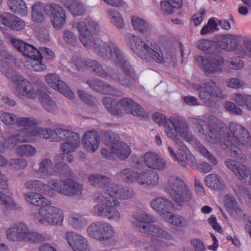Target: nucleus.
<instances>
[{"instance_id":"obj_5","label":"nucleus","mask_w":251,"mask_h":251,"mask_svg":"<svg viewBox=\"0 0 251 251\" xmlns=\"http://www.w3.org/2000/svg\"><path fill=\"white\" fill-rule=\"evenodd\" d=\"M165 191L180 207L193 198L192 193L184 181L176 176H172L169 178Z\"/></svg>"},{"instance_id":"obj_35","label":"nucleus","mask_w":251,"mask_h":251,"mask_svg":"<svg viewBox=\"0 0 251 251\" xmlns=\"http://www.w3.org/2000/svg\"><path fill=\"white\" fill-rule=\"evenodd\" d=\"M9 9L13 12L25 16L27 13V8L23 0H7Z\"/></svg>"},{"instance_id":"obj_6","label":"nucleus","mask_w":251,"mask_h":251,"mask_svg":"<svg viewBox=\"0 0 251 251\" xmlns=\"http://www.w3.org/2000/svg\"><path fill=\"white\" fill-rule=\"evenodd\" d=\"M227 130L226 125L221 120L210 116L208 118L209 133L206 140L209 143L218 144L224 150L229 149L230 141H226Z\"/></svg>"},{"instance_id":"obj_25","label":"nucleus","mask_w":251,"mask_h":251,"mask_svg":"<svg viewBox=\"0 0 251 251\" xmlns=\"http://www.w3.org/2000/svg\"><path fill=\"white\" fill-rule=\"evenodd\" d=\"M16 82L18 83L16 91L19 95L26 96L29 99H34L36 98L37 94L29 81L22 77V80Z\"/></svg>"},{"instance_id":"obj_39","label":"nucleus","mask_w":251,"mask_h":251,"mask_svg":"<svg viewBox=\"0 0 251 251\" xmlns=\"http://www.w3.org/2000/svg\"><path fill=\"white\" fill-rule=\"evenodd\" d=\"M102 103L108 111L113 115L122 117L123 112L117 106L116 102L109 97H105L102 99Z\"/></svg>"},{"instance_id":"obj_55","label":"nucleus","mask_w":251,"mask_h":251,"mask_svg":"<svg viewBox=\"0 0 251 251\" xmlns=\"http://www.w3.org/2000/svg\"><path fill=\"white\" fill-rule=\"evenodd\" d=\"M16 151L20 156H33L36 153L35 148L28 144L19 146L17 148Z\"/></svg>"},{"instance_id":"obj_27","label":"nucleus","mask_w":251,"mask_h":251,"mask_svg":"<svg viewBox=\"0 0 251 251\" xmlns=\"http://www.w3.org/2000/svg\"><path fill=\"white\" fill-rule=\"evenodd\" d=\"M139 230L143 233L150 234L151 235L168 239L170 235L166 231L155 225L140 224L139 226Z\"/></svg>"},{"instance_id":"obj_44","label":"nucleus","mask_w":251,"mask_h":251,"mask_svg":"<svg viewBox=\"0 0 251 251\" xmlns=\"http://www.w3.org/2000/svg\"><path fill=\"white\" fill-rule=\"evenodd\" d=\"M41 3L37 2L32 7V19L34 22L40 23L45 20V16L42 13Z\"/></svg>"},{"instance_id":"obj_1","label":"nucleus","mask_w":251,"mask_h":251,"mask_svg":"<svg viewBox=\"0 0 251 251\" xmlns=\"http://www.w3.org/2000/svg\"><path fill=\"white\" fill-rule=\"evenodd\" d=\"M76 28L79 40L86 48H93L98 55L105 60H111L122 67L124 74H135L132 66L118 46L113 42L102 43L94 38L100 30L98 23L92 20L73 25Z\"/></svg>"},{"instance_id":"obj_30","label":"nucleus","mask_w":251,"mask_h":251,"mask_svg":"<svg viewBox=\"0 0 251 251\" xmlns=\"http://www.w3.org/2000/svg\"><path fill=\"white\" fill-rule=\"evenodd\" d=\"M225 203L229 214L234 218H237L242 214V211L238 206L235 197L230 195L225 197Z\"/></svg>"},{"instance_id":"obj_4","label":"nucleus","mask_w":251,"mask_h":251,"mask_svg":"<svg viewBox=\"0 0 251 251\" xmlns=\"http://www.w3.org/2000/svg\"><path fill=\"white\" fill-rule=\"evenodd\" d=\"M94 199L95 201L100 202L93 207V212L95 215L116 222L121 220V214L115 207L119 205L116 197H108L101 193H97L94 195Z\"/></svg>"},{"instance_id":"obj_58","label":"nucleus","mask_w":251,"mask_h":251,"mask_svg":"<svg viewBox=\"0 0 251 251\" xmlns=\"http://www.w3.org/2000/svg\"><path fill=\"white\" fill-rule=\"evenodd\" d=\"M39 122L33 118L19 117L16 118L15 124L19 126H32L38 125Z\"/></svg>"},{"instance_id":"obj_52","label":"nucleus","mask_w":251,"mask_h":251,"mask_svg":"<svg viewBox=\"0 0 251 251\" xmlns=\"http://www.w3.org/2000/svg\"><path fill=\"white\" fill-rule=\"evenodd\" d=\"M109 12L112 23L119 29L123 28L124 21L120 14L113 8L109 9Z\"/></svg>"},{"instance_id":"obj_26","label":"nucleus","mask_w":251,"mask_h":251,"mask_svg":"<svg viewBox=\"0 0 251 251\" xmlns=\"http://www.w3.org/2000/svg\"><path fill=\"white\" fill-rule=\"evenodd\" d=\"M159 180V176L155 172L148 170L139 173L137 182L140 185L146 184L147 186H154Z\"/></svg>"},{"instance_id":"obj_49","label":"nucleus","mask_w":251,"mask_h":251,"mask_svg":"<svg viewBox=\"0 0 251 251\" xmlns=\"http://www.w3.org/2000/svg\"><path fill=\"white\" fill-rule=\"evenodd\" d=\"M134 218L138 222L136 225L138 230H139L138 226L140 224L149 225L151 223H154L155 221L154 218L152 215L145 213L137 214L134 216Z\"/></svg>"},{"instance_id":"obj_50","label":"nucleus","mask_w":251,"mask_h":251,"mask_svg":"<svg viewBox=\"0 0 251 251\" xmlns=\"http://www.w3.org/2000/svg\"><path fill=\"white\" fill-rule=\"evenodd\" d=\"M104 137L105 142L110 150L112 149L113 145L115 146L117 144H118V143L120 142L119 135L111 131H106L104 133Z\"/></svg>"},{"instance_id":"obj_29","label":"nucleus","mask_w":251,"mask_h":251,"mask_svg":"<svg viewBox=\"0 0 251 251\" xmlns=\"http://www.w3.org/2000/svg\"><path fill=\"white\" fill-rule=\"evenodd\" d=\"M111 192L108 197H115L116 195L122 200H128L133 197L134 192L133 190L126 186L118 185L116 184L111 188Z\"/></svg>"},{"instance_id":"obj_64","label":"nucleus","mask_w":251,"mask_h":251,"mask_svg":"<svg viewBox=\"0 0 251 251\" xmlns=\"http://www.w3.org/2000/svg\"><path fill=\"white\" fill-rule=\"evenodd\" d=\"M10 166L16 169H23L27 165L26 160L23 158H13L10 160Z\"/></svg>"},{"instance_id":"obj_12","label":"nucleus","mask_w":251,"mask_h":251,"mask_svg":"<svg viewBox=\"0 0 251 251\" xmlns=\"http://www.w3.org/2000/svg\"><path fill=\"white\" fill-rule=\"evenodd\" d=\"M39 213L43 219H39L41 224H44V221H46L50 225H59L63 220L62 211L58 208L51 205V203L49 201V203L42 206L39 209Z\"/></svg>"},{"instance_id":"obj_14","label":"nucleus","mask_w":251,"mask_h":251,"mask_svg":"<svg viewBox=\"0 0 251 251\" xmlns=\"http://www.w3.org/2000/svg\"><path fill=\"white\" fill-rule=\"evenodd\" d=\"M44 12L50 17L54 27L60 29L65 24L66 16L63 8L55 3L46 4L43 8Z\"/></svg>"},{"instance_id":"obj_24","label":"nucleus","mask_w":251,"mask_h":251,"mask_svg":"<svg viewBox=\"0 0 251 251\" xmlns=\"http://www.w3.org/2000/svg\"><path fill=\"white\" fill-rule=\"evenodd\" d=\"M179 126V119H172L168 120L164 123V126L166 132L168 137L171 138L176 143V148H178L177 141H180L181 143H183L182 141L177 137V132H178V128Z\"/></svg>"},{"instance_id":"obj_10","label":"nucleus","mask_w":251,"mask_h":251,"mask_svg":"<svg viewBox=\"0 0 251 251\" xmlns=\"http://www.w3.org/2000/svg\"><path fill=\"white\" fill-rule=\"evenodd\" d=\"M52 185L56 192L67 197H79L83 189L82 184L72 178H66L59 182L53 180Z\"/></svg>"},{"instance_id":"obj_21","label":"nucleus","mask_w":251,"mask_h":251,"mask_svg":"<svg viewBox=\"0 0 251 251\" xmlns=\"http://www.w3.org/2000/svg\"><path fill=\"white\" fill-rule=\"evenodd\" d=\"M144 158L145 163L150 168L162 170L166 167L164 160L154 152H146Z\"/></svg>"},{"instance_id":"obj_63","label":"nucleus","mask_w":251,"mask_h":251,"mask_svg":"<svg viewBox=\"0 0 251 251\" xmlns=\"http://www.w3.org/2000/svg\"><path fill=\"white\" fill-rule=\"evenodd\" d=\"M218 24L215 21L213 18H210L207 23V24L205 25L201 31V33L202 35H205L208 33L212 32L214 29H216L217 27Z\"/></svg>"},{"instance_id":"obj_20","label":"nucleus","mask_w":251,"mask_h":251,"mask_svg":"<svg viewBox=\"0 0 251 251\" xmlns=\"http://www.w3.org/2000/svg\"><path fill=\"white\" fill-rule=\"evenodd\" d=\"M119 103L127 113L139 117L144 116L145 114V111L140 105L128 98L121 100Z\"/></svg>"},{"instance_id":"obj_62","label":"nucleus","mask_w":251,"mask_h":251,"mask_svg":"<svg viewBox=\"0 0 251 251\" xmlns=\"http://www.w3.org/2000/svg\"><path fill=\"white\" fill-rule=\"evenodd\" d=\"M178 132L180 134V136L183 139L186 140H189L191 139V135L188 133L186 122L180 119Z\"/></svg>"},{"instance_id":"obj_47","label":"nucleus","mask_w":251,"mask_h":251,"mask_svg":"<svg viewBox=\"0 0 251 251\" xmlns=\"http://www.w3.org/2000/svg\"><path fill=\"white\" fill-rule=\"evenodd\" d=\"M25 142V139L21 131L19 130L17 133L7 138L4 141V145L8 148H13L17 145L18 142Z\"/></svg>"},{"instance_id":"obj_28","label":"nucleus","mask_w":251,"mask_h":251,"mask_svg":"<svg viewBox=\"0 0 251 251\" xmlns=\"http://www.w3.org/2000/svg\"><path fill=\"white\" fill-rule=\"evenodd\" d=\"M151 207L162 214L170 213L173 208L171 201L164 198L157 197L151 203Z\"/></svg>"},{"instance_id":"obj_57","label":"nucleus","mask_w":251,"mask_h":251,"mask_svg":"<svg viewBox=\"0 0 251 251\" xmlns=\"http://www.w3.org/2000/svg\"><path fill=\"white\" fill-rule=\"evenodd\" d=\"M34 126H28V128L25 127L21 129L20 131L25 139V142H27L30 137L37 135L39 136L40 131L38 129H40V127Z\"/></svg>"},{"instance_id":"obj_13","label":"nucleus","mask_w":251,"mask_h":251,"mask_svg":"<svg viewBox=\"0 0 251 251\" xmlns=\"http://www.w3.org/2000/svg\"><path fill=\"white\" fill-rule=\"evenodd\" d=\"M87 232L91 237L100 240L109 239L114 233L111 225L104 222L92 223L88 226Z\"/></svg>"},{"instance_id":"obj_60","label":"nucleus","mask_w":251,"mask_h":251,"mask_svg":"<svg viewBox=\"0 0 251 251\" xmlns=\"http://www.w3.org/2000/svg\"><path fill=\"white\" fill-rule=\"evenodd\" d=\"M70 224L75 228H80L86 224L85 220L83 217L78 215H73L69 220Z\"/></svg>"},{"instance_id":"obj_53","label":"nucleus","mask_w":251,"mask_h":251,"mask_svg":"<svg viewBox=\"0 0 251 251\" xmlns=\"http://www.w3.org/2000/svg\"><path fill=\"white\" fill-rule=\"evenodd\" d=\"M17 16L10 13L4 12L2 14L1 25H3L5 27L11 28H15L17 27L14 26L13 25V22H16Z\"/></svg>"},{"instance_id":"obj_46","label":"nucleus","mask_w":251,"mask_h":251,"mask_svg":"<svg viewBox=\"0 0 251 251\" xmlns=\"http://www.w3.org/2000/svg\"><path fill=\"white\" fill-rule=\"evenodd\" d=\"M198 48L207 53H212L214 51L216 44L212 41L207 39H201L197 43Z\"/></svg>"},{"instance_id":"obj_37","label":"nucleus","mask_w":251,"mask_h":251,"mask_svg":"<svg viewBox=\"0 0 251 251\" xmlns=\"http://www.w3.org/2000/svg\"><path fill=\"white\" fill-rule=\"evenodd\" d=\"M24 197L27 202L36 206L42 207L49 203V201L39 193L29 192L25 194Z\"/></svg>"},{"instance_id":"obj_32","label":"nucleus","mask_w":251,"mask_h":251,"mask_svg":"<svg viewBox=\"0 0 251 251\" xmlns=\"http://www.w3.org/2000/svg\"><path fill=\"white\" fill-rule=\"evenodd\" d=\"M0 205L4 213L6 214L9 213L11 210H18L20 208L12 197L2 192H0Z\"/></svg>"},{"instance_id":"obj_34","label":"nucleus","mask_w":251,"mask_h":251,"mask_svg":"<svg viewBox=\"0 0 251 251\" xmlns=\"http://www.w3.org/2000/svg\"><path fill=\"white\" fill-rule=\"evenodd\" d=\"M37 173L43 178H47L52 175V168L53 164L49 158H44L40 163Z\"/></svg>"},{"instance_id":"obj_31","label":"nucleus","mask_w":251,"mask_h":251,"mask_svg":"<svg viewBox=\"0 0 251 251\" xmlns=\"http://www.w3.org/2000/svg\"><path fill=\"white\" fill-rule=\"evenodd\" d=\"M131 22L134 29L143 35L147 36L151 33V25L144 20L136 16H132Z\"/></svg>"},{"instance_id":"obj_42","label":"nucleus","mask_w":251,"mask_h":251,"mask_svg":"<svg viewBox=\"0 0 251 251\" xmlns=\"http://www.w3.org/2000/svg\"><path fill=\"white\" fill-rule=\"evenodd\" d=\"M139 173L132 168H126L120 172V176L124 181L127 183L137 182Z\"/></svg>"},{"instance_id":"obj_51","label":"nucleus","mask_w":251,"mask_h":251,"mask_svg":"<svg viewBox=\"0 0 251 251\" xmlns=\"http://www.w3.org/2000/svg\"><path fill=\"white\" fill-rule=\"evenodd\" d=\"M206 185L212 189H219L221 186V182L218 175L210 174L205 178Z\"/></svg>"},{"instance_id":"obj_2","label":"nucleus","mask_w":251,"mask_h":251,"mask_svg":"<svg viewBox=\"0 0 251 251\" xmlns=\"http://www.w3.org/2000/svg\"><path fill=\"white\" fill-rule=\"evenodd\" d=\"M125 40L130 49L146 62L162 63L164 61L162 51L158 49L153 50L152 44L149 41L144 42L137 36L130 33L125 35Z\"/></svg>"},{"instance_id":"obj_19","label":"nucleus","mask_w":251,"mask_h":251,"mask_svg":"<svg viewBox=\"0 0 251 251\" xmlns=\"http://www.w3.org/2000/svg\"><path fill=\"white\" fill-rule=\"evenodd\" d=\"M100 143V136L96 131L85 133L82 140L83 148L89 152H95L99 148Z\"/></svg>"},{"instance_id":"obj_48","label":"nucleus","mask_w":251,"mask_h":251,"mask_svg":"<svg viewBox=\"0 0 251 251\" xmlns=\"http://www.w3.org/2000/svg\"><path fill=\"white\" fill-rule=\"evenodd\" d=\"M243 46H238L237 44V48L234 50H236V53L240 57H243L247 55L249 57H251V41L249 39L244 38Z\"/></svg>"},{"instance_id":"obj_8","label":"nucleus","mask_w":251,"mask_h":251,"mask_svg":"<svg viewBox=\"0 0 251 251\" xmlns=\"http://www.w3.org/2000/svg\"><path fill=\"white\" fill-rule=\"evenodd\" d=\"M193 88L199 91V96L202 102L209 107H213L215 105L214 98H222V93L220 87L213 80L204 82L201 85L195 83Z\"/></svg>"},{"instance_id":"obj_38","label":"nucleus","mask_w":251,"mask_h":251,"mask_svg":"<svg viewBox=\"0 0 251 251\" xmlns=\"http://www.w3.org/2000/svg\"><path fill=\"white\" fill-rule=\"evenodd\" d=\"M38 93L43 106L49 112H53L56 108V105L54 101L52 100L51 98L44 90H39Z\"/></svg>"},{"instance_id":"obj_9","label":"nucleus","mask_w":251,"mask_h":251,"mask_svg":"<svg viewBox=\"0 0 251 251\" xmlns=\"http://www.w3.org/2000/svg\"><path fill=\"white\" fill-rule=\"evenodd\" d=\"M55 134L57 139L65 141L60 146L61 151L64 153L68 154L75 151L79 145L80 140L79 135L72 130L56 128L55 129Z\"/></svg>"},{"instance_id":"obj_16","label":"nucleus","mask_w":251,"mask_h":251,"mask_svg":"<svg viewBox=\"0 0 251 251\" xmlns=\"http://www.w3.org/2000/svg\"><path fill=\"white\" fill-rule=\"evenodd\" d=\"M88 181L91 185L99 187L106 191L105 196H109L112 190L111 188L115 184L110 177L100 174L90 175L88 177Z\"/></svg>"},{"instance_id":"obj_18","label":"nucleus","mask_w":251,"mask_h":251,"mask_svg":"<svg viewBox=\"0 0 251 251\" xmlns=\"http://www.w3.org/2000/svg\"><path fill=\"white\" fill-rule=\"evenodd\" d=\"M27 229V226L25 223H18L7 229V238L11 241L24 240Z\"/></svg>"},{"instance_id":"obj_41","label":"nucleus","mask_w":251,"mask_h":251,"mask_svg":"<svg viewBox=\"0 0 251 251\" xmlns=\"http://www.w3.org/2000/svg\"><path fill=\"white\" fill-rule=\"evenodd\" d=\"M25 187L31 191H37L42 193H46L48 185L38 179H31L25 183Z\"/></svg>"},{"instance_id":"obj_3","label":"nucleus","mask_w":251,"mask_h":251,"mask_svg":"<svg viewBox=\"0 0 251 251\" xmlns=\"http://www.w3.org/2000/svg\"><path fill=\"white\" fill-rule=\"evenodd\" d=\"M229 129L232 134L226 132V141H230L229 148H230L231 154L233 157L244 162L246 157L236 146L239 144L245 147L251 146V139L249 132L240 125L231 122L229 126Z\"/></svg>"},{"instance_id":"obj_43","label":"nucleus","mask_w":251,"mask_h":251,"mask_svg":"<svg viewBox=\"0 0 251 251\" xmlns=\"http://www.w3.org/2000/svg\"><path fill=\"white\" fill-rule=\"evenodd\" d=\"M194 145L196 149L205 158L207 159L213 165H216L217 164L218 161L216 158L200 142L196 141L194 143Z\"/></svg>"},{"instance_id":"obj_17","label":"nucleus","mask_w":251,"mask_h":251,"mask_svg":"<svg viewBox=\"0 0 251 251\" xmlns=\"http://www.w3.org/2000/svg\"><path fill=\"white\" fill-rule=\"evenodd\" d=\"M66 239L74 251H90L87 241L82 236L73 232L66 234Z\"/></svg>"},{"instance_id":"obj_11","label":"nucleus","mask_w":251,"mask_h":251,"mask_svg":"<svg viewBox=\"0 0 251 251\" xmlns=\"http://www.w3.org/2000/svg\"><path fill=\"white\" fill-rule=\"evenodd\" d=\"M198 65L204 71L205 75L210 74H220L223 72L222 64L224 58L219 55L212 56L211 60H208L201 56L196 58Z\"/></svg>"},{"instance_id":"obj_36","label":"nucleus","mask_w":251,"mask_h":251,"mask_svg":"<svg viewBox=\"0 0 251 251\" xmlns=\"http://www.w3.org/2000/svg\"><path fill=\"white\" fill-rule=\"evenodd\" d=\"M162 11L166 14L174 12L175 8H179L182 6V0H164L160 2Z\"/></svg>"},{"instance_id":"obj_45","label":"nucleus","mask_w":251,"mask_h":251,"mask_svg":"<svg viewBox=\"0 0 251 251\" xmlns=\"http://www.w3.org/2000/svg\"><path fill=\"white\" fill-rule=\"evenodd\" d=\"M177 144L179 146L177 148L178 151H186V156H185V158L186 159V161L187 164H189L192 168L194 169H197L198 168V165L197 163L196 158L190 152L188 151L186 146L184 145V143H181L180 141H177Z\"/></svg>"},{"instance_id":"obj_22","label":"nucleus","mask_w":251,"mask_h":251,"mask_svg":"<svg viewBox=\"0 0 251 251\" xmlns=\"http://www.w3.org/2000/svg\"><path fill=\"white\" fill-rule=\"evenodd\" d=\"M238 40L235 35L226 34L217 38V45L226 51L234 50L237 46Z\"/></svg>"},{"instance_id":"obj_33","label":"nucleus","mask_w":251,"mask_h":251,"mask_svg":"<svg viewBox=\"0 0 251 251\" xmlns=\"http://www.w3.org/2000/svg\"><path fill=\"white\" fill-rule=\"evenodd\" d=\"M110 151L121 160H124L127 158L131 153L129 147L123 142L118 143V144H117L115 146L113 145Z\"/></svg>"},{"instance_id":"obj_7","label":"nucleus","mask_w":251,"mask_h":251,"mask_svg":"<svg viewBox=\"0 0 251 251\" xmlns=\"http://www.w3.org/2000/svg\"><path fill=\"white\" fill-rule=\"evenodd\" d=\"M10 40L11 44L18 50L30 58H34L38 61L43 57L47 59H52L55 57L54 53L50 49L41 47L38 50L31 45L14 37H11Z\"/></svg>"},{"instance_id":"obj_61","label":"nucleus","mask_w":251,"mask_h":251,"mask_svg":"<svg viewBox=\"0 0 251 251\" xmlns=\"http://www.w3.org/2000/svg\"><path fill=\"white\" fill-rule=\"evenodd\" d=\"M77 94L80 99L85 103L92 106L94 104L95 98L91 95L82 90H78Z\"/></svg>"},{"instance_id":"obj_23","label":"nucleus","mask_w":251,"mask_h":251,"mask_svg":"<svg viewBox=\"0 0 251 251\" xmlns=\"http://www.w3.org/2000/svg\"><path fill=\"white\" fill-rule=\"evenodd\" d=\"M226 167L231 170L240 180L244 182L247 181V178L250 174V171L247 170L245 166L243 164L237 165L236 162L232 159H227L225 161Z\"/></svg>"},{"instance_id":"obj_15","label":"nucleus","mask_w":251,"mask_h":251,"mask_svg":"<svg viewBox=\"0 0 251 251\" xmlns=\"http://www.w3.org/2000/svg\"><path fill=\"white\" fill-rule=\"evenodd\" d=\"M46 81L50 87L59 91L68 99L72 100L74 98V93L56 74L51 73L47 75L46 76Z\"/></svg>"},{"instance_id":"obj_40","label":"nucleus","mask_w":251,"mask_h":251,"mask_svg":"<svg viewBox=\"0 0 251 251\" xmlns=\"http://www.w3.org/2000/svg\"><path fill=\"white\" fill-rule=\"evenodd\" d=\"M89 69L95 75L103 78H107V72L103 66L97 61L92 59L89 61Z\"/></svg>"},{"instance_id":"obj_59","label":"nucleus","mask_w":251,"mask_h":251,"mask_svg":"<svg viewBox=\"0 0 251 251\" xmlns=\"http://www.w3.org/2000/svg\"><path fill=\"white\" fill-rule=\"evenodd\" d=\"M45 237L37 232H29L28 229H27V233L25 234V238L24 240L29 242L30 243H38L45 240Z\"/></svg>"},{"instance_id":"obj_54","label":"nucleus","mask_w":251,"mask_h":251,"mask_svg":"<svg viewBox=\"0 0 251 251\" xmlns=\"http://www.w3.org/2000/svg\"><path fill=\"white\" fill-rule=\"evenodd\" d=\"M137 81V76L136 74H124L122 75L119 83L125 87H129L134 86Z\"/></svg>"},{"instance_id":"obj_56","label":"nucleus","mask_w":251,"mask_h":251,"mask_svg":"<svg viewBox=\"0 0 251 251\" xmlns=\"http://www.w3.org/2000/svg\"><path fill=\"white\" fill-rule=\"evenodd\" d=\"M234 100L238 105L242 106L246 105L249 109L251 108V96L250 95H242L240 93H235Z\"/></svg>"}]
</instances>
